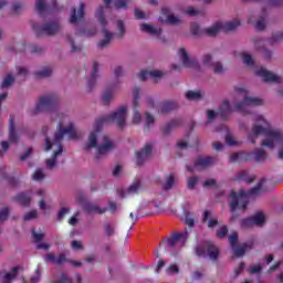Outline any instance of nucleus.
Instances as JSON below:
<instances>
[{
  "label": "nucleus",
  "mask_w": 283,
  "mask_h": 283,
  "mask_svg": "<svg viewBox=\"0 0 283 283\" xmlns=\"http://www.w3.org/2000/svg\"><path fill=\"white\" fill-rule=\"evenodd\" d=\"M59 130L54 135L53 142L50 138H45V150L50 151L54 145L57 147V150L53 153V158L46 160V166L52 169L56 165V158L63 154V138L67 134L69 138L72 140L76 139V129H74V124H69L67 127H63V123H59Z\"/></svg>",
  "instance_id": "1"
},
{
  "label": "nucleus",
  "mask_w": 283,
  "mask_h": 283,
  "mask_svg": "<svg viewBox=\"0 0 283 283\" xmlns=\"http://www.w3.org/2000/svg\"><path fill=\"white\" fill-rule=\"evenodd\" d=\"M238 94H243V101L234 104L233 108H231V104L229 101H223V103L219 107L218 115L221 120H229V114L231 112H239L240 114H247L248 107H258L264 104V101L258 97H250L247 95V88H237Z\"/></svg>",
  "instance_id": "2"
},
{
  "label": "nucleus",
  "mask_w": 283,
  "mask_h": 283,
  "mask_svg": "<svg viewBox=\"0 0 283 283\" xmlns=\"http://www.w3.org/2000/svg\"><path fill=\"white\" fill-rule=\"evenodd\" d=\"M125 118H127V106L122 105L119 108L106 117H101L95 120V132L88 136V143L85 145V149H92L98 147V137L96 134L103 129L105 123H114L117 120L119 129H125Z\"/></svg>",
  "instance_id": "3"
},
{
  "label": "nucleus",
  "mask_w": 283,
  "mask_h": 283,
  "mask_svg": "<svg viewBox=\"0 0 283 283\" xmlns=\"http://www.w3.org/2000/svg\"><path fill=\"white\" fill-rule=\"evenodd\" d=\"M255 122L252 126L253 136H266V139L262 142V147H268L269 149H274L275 145H283V135L280 130H274L271 128V124L264 119L263 116L258 115Z\"/></svg>",
  "instance_id": "4"
},
{
  "label": "nucleus",
  "mask_w": 283,
  "mask_h": 283,
  "mask_svg": "<svg viewBox=\"0 0 283 283\" xmlns=\"http://www.w3.org/2000/svg\"><path fill=\"white\" fill-rule=\"evenodd\" d=\"M264 182H266L265 178H262L255 187L251 188L250 190H240L239 192H235L232 190L229 195L230 201V211L231 213H234V211H238V209H241L242 211H247V208L249 207V198L251 196H258L262 191V187H264Z\"/></svg>",
  "instance_id": "5"
},
{
  "label": "nucleus",
  "mask_w": 283,
  "mask_h": 283,
  "mask_svg": "<svg viewBox=\"0 0 283 283\" xmlns=\"http://www.w3.org/2000/svg\"><path fill=\"white\" fill-rule=\"evenodd\" d=\"M235 28H240V20H233L224 23L217 22L205 30L200 29L198 23H192L190 25V32L193 36H202V34H207V36H216L220 31L231 32L235 30Z\"/></svg>",
  "instance_id": "6"
},
{
  "label": "nucleus",
  "mask_w": 283,
  "mask_h": 283,
  "mask_svg": "<svg viewBox=\"0 0 283 283\" xmlns=\"http://www.w3.org/2000/svg\"><path fill=\"white\" fill-rule=\"evenodd\" d=\"M59 105V95L52 93L48 95L40 96L33 114H41V112H53Z\"/></svg>",
  "instance_id": "7"
},
{
  "label": "nucleus",
  "mask_w": 283,
  "mask_h": 283,
  "mask_svg": "<svg viewBox=\"0 0 283 283\" xmlns=\"http://www.w3.org/2000/svg\"><path fill=\"white\" fill-rule=\"evenodd\" d=\"M95 17L96 19H98L104 34V39L98 42L97 48H107V45H109V43H112V40L114 39V33L107 30V20L105 19V8L103 6L97 8Z\"/></svg>",
  "instance_id": "8"
},
{
  "label": "nucleus",
  "mask_w": 283,
  "mask_h": 283,
  "mask_svg": "<svg viewBox=\"0 0 283 283\" xmlns=\"http://www.w3.org/2000/svg\"><path fill=\"white\" fill-rule=\"evenodd\" d=\"M31 28L36 36H54L61 30V24L59 21H51L39 27L35 22H31Z\"/></svg>",
  "instance_id": "9"
},
{
  "label": "nucleus",
  "mask_w": 283,
  "mask_h": 283,
  "mask_svg": "<svg viewBox=\"0 0 283 283\" xmlns=\"http://www.w3.org/2000/svg\"><path fill=\"white\" fill-rule=\"evenodd\" d=\"M77 202L82 205V209L90 214L103 216V213H107V207L101 208L98 203L87 201V197L84 193H80L76 197Z\"/></svg>",
  "instance_id": "10"
},
{
  "label": "nucleus",
  "mask_w": 283,
  "mask_h": 283,
  "mask_svg": "<svg viewBox=\"0 0 283 283\" xmlns=\"http://www.w3.org/2000/svg\"><path fill=\"white\" fill-rule=\"evenodd\" d=\"M198 258H209L210 260H218L220 250L211 241H205L196 248Z\"/></svg>",
  "instance_id": "11"
},
{
  "label": "nucleus",
  "mask_w": 283,
  "mask_h": 283,
  "mask_svg": "<svg viewBox=\"0 0 283 283\" xmlns=\"http://www.w3.org/2000/svg\"><path fill=\"white\" fill-rule=\"evenodd\" d=\"M187 238H189V232H175L170 238H167L163 241V245L166 247L168 251H174L176 249V244L182 240V242H187Z\"/></svg>",
  "instance_id": "12"
},
{
  "label": "nucleus",
  "mask_w": 283,
  "mask_h": 283,
  "mask_svg": "<svg viewBox=\"0 0 283 283\" xmlns=\"http://www.w3.org/2000/svg\"><path fill=\"white\" fill-rule=\"evenodd\" d=\"M133 107H134V114H133V123L135 125H138L140 120H143V117L140 116V112H138L139 107V101H140V87L135 86L133 90Z\"/></svg>",
  "instance_id": "13"
},
{
  "label": "nucleus",
  "mask_w": 283,
  "mask_h": 283,
  "mask_svg": "<svg viewBox=\"0 0 283 283\" xmlns=\"http://www.w3.org/2000/svg\"><path fill=\"white\" fill-rule=\"evenodd\" d=\"M114 142L109 139L107 136H103L101 145L97 147V158L105 156V154H109L112 149H114Z\"/></svg>",
  "instance_id": "14"
},
{
  "label": "nucleus",
  "mask_w": 283,
  "mask_h": 283,
  "mask_svg": "<svg viewBox=\"0 0 283 283\" xmlns=\"http://www.w3.org/2000/svg\"><path fill=\"white\" fill-rule=\"evenodd\" d=\"M256 76H260L263 78L265 83H281L282 78L275 74H273L271 71H266V69L261 67L256 71Z\"/></svg>",
  "instance_id": "15"
},
{
  "label": "nucleus",
  "mask_w": 283,
  "mask_h": 283,
  "mask_svg": "<svg viewBox=\"0 0 283 283\" xmlns=\"http://www.w3.org/2000/svg\"><path fill=\"white\" fill-rule=\"evenodd\" d=\"M150 156H151V145L146 144L140 151L136 153L137 167H143V165H145V160H147Z\"/></svg>",
  "instance_id": "16"
},
{
  "label": "nucleus",
  "mask_w": 283,
  "mask_h": 283,
  "mask_svg": "<svg viewBox=\"0 0 283 283\" xmlns=\"http://www.w3.org/2000/svg\"><path fill=\"white\" fill-rule=\"evenodd\" d=\"M216 160H218V158L216 157H201L199 156L196 160H195V167L197 169H209V167H211V165H213L216 163Z\"/></svg>",
  "instance_id": "17"
},
{
  "label": "nucleus",
  "mask_w": 283,
  "mask_h": 283,
  "mask_svg": "<svg viewBox=\"0 0 283 283\" xmlns=\"http://www.w3.org/2000/svg\"><path fill=\"white\" fill-rule=\"evenodd\" d=\"M85 17V3L81 2L80 8L77 10L76 14V8L71 9V18H70V23L76 24L77 22L81 21V19H84Z\"/></svg>",
  "instance_id": "18"
},
{
  "label": "nucleus",
  "mask_w": 283,
  "mask_h": 283,
  "mask_svg": "<svg viewBox=\"0 0 283 283\" xmlns=\"http://www.w3.org/2000/svg\"><path fill=\"white\" fill-rule=\"evenodd\" d=\"M179 56L185 67H198V61L196 59H190L187 50L179 49Z\"/></svg>",
  "instance_id": "19"
},
{
  "label": "nucleus",
  "mask_w": 283,
  "mask_h": 283,
  "mask_svg": "<svg viewBox=\"0 0 283 283\" xmlns=\"http://www.w3.org/2000/svg\"><path fill=\"white\" fill-rule=\"evenodd\" d=\"M48 10H56V0H52L51 4L45 6V0H36L35 12L43 14Z\"/></svg>",
  "instance_id": "20"
},
{
  "label": "nucleus",
  "mask_w": 283,
  "mask_h": 283,
  "mask_svg": "<svg viewBox=\"0 0 283 283\" xmlns=\"http://www.w3.org/2000/svg\"><path fill=\"white\" fill-rule=\"evenodd\" d=\"M17 275H19L18 266L12 268L11 272L0 271V277H2L1 283H12Z\"/></svg>",
  "instance_id": "21"
},
{
  "label": "nucleus",
  "mask_w": 283,
  "mask_h": 283,
  "mask_svg": "<svg viewBox=\"0 0 283 283\" xmlns=\"http://www.w3.org/2000/svg\"><path fill=\"white\" fill-rule=\"evenodd\" d=\"M180 125H182V119L176 118V119L170 120L164 127H161L160 132H163V134H165V136H167V135L171 134V132H174V129H176V127H180Z\"/></svg>",
  "instance_id": "22"
},
{
  "label": "nucleus",
  "mask_w": 283,
  "mask_h": 283,
  "mask_svg": "<svg viewBox=\"0 0 283 283\" xmlns=\"http://www.w3.org/2000/svg\"><path fill=\"white\" fill-rule=\"evenodd\" d=\"M46 262H52V264H65V262H70L64 253L59 254L57 256L54 253L50 252L45 258Z\"/></svg>",
  "instance_id": "23"
},
{
  "label": "nucleus",
  "mask_w": 283,
  "mask_h": 283,
  "mask_svg": "<svg viewBox=\"0 0 283 283\" xmlns=\"http://www.w3.org/2000/svg\"><path fill=\"white\" fill-rule=\"evenodd\" d=\"M96 78H98V62L93 63V70L91 73V77L87 82L88 92H92V90H94V85H96Z\"/></svg>",
  "instance_id": "24"
},
{
  "label": "nucleus",
  "mask_w": 283,
  "mask_h": 283,
  "mask_svg": "<svg viewBox=\"0 0 283 283\" xmlns=\"http://www.w3.org/2000/svg\"><path fill=\"white\" fill-rule=\"evenodd\" d=\"M9 142L19 143V135L17 134V128L14 126V117L10 115L9 118Z\"/></svg>",
  "instance_id": "25"
},
{
  "label": "nucleus",
  "mask_w": 283,
  "mask_h": 283,
  "mask_svg": "<svg viewBox=\"0 0 283 283\" xmlns=\"http://www.w3.org/2000/svg\"><path fill=\"white\" fill-rule=\"evenodd\" d=\"M174 109H178V103L174 101H166L160 103V114H169V112H174Z\"/></svg>",
  "instance_id": "26"
},
{
  "label": "nucleus",
  "mask_w": 283,
  "mask_h": 283,
  "mask_svg": "<svg viewBox=\"0 0 283 283\" xmlns=\"http://www.w3.org/2000/svg\"><path fill=\"white\" fill-rule=\"evenodd\" d=\"M13 200L19 202V205H22V207H30V202H32V196H30V192H20L13 198Z\"/></svg>",
  "instance_id": "27"
},
{
  "label": "nucleus",
  "mask_w": 283,
  "mask_h": 283,
  "mask_svg": "<svg viewBox=\"0 0 283 283\" xmlns=\"http://www.w3.org/2000/svg\"><path fill=\"white\" fill-rule=\"evenodd\" d=\"M234 182H247L248 185H251V182L255 181V176L249 177V170H241L239 174L233 178Z\"/></svg>",
  "instance_id": "28"
},
{
  "label": "nucleus",
  "mask_w": 283,
  "mask_h": 283,
  "mask_svg": "<svg viewBox=\"0 0 283 283\" xmlns=\"http://www.w3.org/2000/svg\"><path fill=\"white\" fill-rule=\"evenodd\" d=\"M251 249H253V243H243L242 245H234L232 248L235 258H242Z\"/></svg>",
  "instance_id": "29"
},
{
  "label": "nucleus",
  "mask_w": 283,
  "mask_h": 283,
  "mask_svg": "<svg viewBox=\"0 0 283 283\" xmlns=\"http://www.w3.org/2000/svg\"><path fill=\"white\" fill-rule=\"evenodd\" d=\"M202 222H207L208 229H214V227H218L220 224V221L216 218H211V211L206 210L202 214Z\"/></svg>",
  "instance_id": "30"
},
{
  "label": "nucleus",
  "mask_w": 283,
  "mask_h": 283,
  "mask_svg": "<svg viewBox=\"0 0 283 283\" xmlns=\"http://www.w3.org/2000/svg\"><path fill=\"white\" fill-rule=\"evenodd\" d=\"M147 76H150V78H160L163 77V72L158 71V70H154V71H142L138 74V77L140 81H147Z\"/></svg>",
  "instance_id": "31"
},
{
  "label": "nucleus",
  "mask_w": 283,
  "mask_h": 283,
  "mask_svg": "<svg viewBox=\"0 0 283 283\" xmlns=\"http://www.w3.org/2000/svg\"><path fill=\"white\" fill-rule=\"evenodd\" d=\"M252 156L255 160V163L260 164V163H265L266 158H269V155L265 153L264 149L262 148H256L253 153Z\"/></svg>",
  "instance_id": "32"
},
{
  "label": "nucleus",
  "mask_w": 283,
  "mask_h": 283,
  "mask_svg": "<svg viewBox=\"0 0 283 283\" xmlns=\"http://www.w3.org/2000/svg\"><path fill=\"white\" fill-rule=\"evenodd\" d=\"M140 30L142 32H147V34H154L155 36H160V34H163V29H156L151 24H142Z\"/></svg>",
  "instance_id": "33"
},
{
  "label": "nucleus",
  "mask_w": 283,
  "mask_h": 283,
  "mask_svg": "<svg viewBox=\"0 0 283 283\" xmlns=\"http://www.w3.org/2000/svg\"><path fill=\"white\" fill-rule=\"evenodd\" d=\"M169 8L167 7H164L161 9V13L167 17V23H169L170 25H177V23H180V19H178V17L174 14H169Z\"/></svg>",
  "instance_id": "34"
},
{
  "label": "nucleus",
  "mask_w": 283,
  "mask_h": 283,
  "mask_svg": "<svg viewBox=\"0 0 283 283\" xmlns=\"http://www.w3.org/2000/svg\"><path fill=\"white\" fill-rule=\"evenodd\" d=\"M112 98H114V87L107 86L106 91L102 95V103L104 105H109V103H112Z\"/></svg>",
  "instance_id": "35"
},
{
  "label": "nucleus",
  "mask_w": 283,
  "mask_h": 283,
  "mask_svg": "<svg viewBox=\"0 0 283 283\" xmlns=\"http://www.w3.org/2000/svg\"><path fill=\"white\" fill-rule=\"evenodd\" d=\"M36 78H48V76H52V69L50 66L43 67L41 71H36Z\"/></svg>",
  "instance_id": "36"
},
{
  "label": "nucleus",
  "mask_w": 283,
  "mask_h": 283,
  "mask_svg": "<svg viewBox=\"0 0 283 283\" xmlns=\"http://www.w3.org/2000/svg\"><path fill=\"white\" fill-rule=\"evenodd\" d=\"M252 220L256 227H262L264 222H266V217H264V213L262 212H256L253 217Z\"/></svg>",
  "instance_id": "37"
},
{
  "label": "nucleus",
  "mask_w": 283,
  "mask_h": 283,
  "mask_svg": "<svg viewBox=\"0 0 283 283\" xmlns=\"http://www.w3.org/2000/svg\"><path fill=\"white\" fill-rule=\"evenodd\" d=\"M187 101H200L202 98V93L200 91H188L186 93Z\"/></svg>",
  "instance_id": "38"
},
{
  "label": "nucleus",
  "mask_w": 283,
  "mask_h": 283,
  "mask_svg": "<svg viewBox=\"0 0 283 283\" xmlns=\"http://www.w3.org/2000/svg\"><path fill=\"white\" fill-rule=\"evenodd\" d=\"M154 123H156V118L151 114L146 113L145 132H149L154 127Z\"/></svg>",
  "instance_id": "39"
},
{
  "label": "nucleus",
  "mask_w": 283,
  "mask_h": 283,
  "mask_svg": "<svg viewBox=\"0 0 283 283\" xmlns=\"http://www.w3.org/2000/svg\"><path fill=\"white\" fill-rule=\"evenodd\" d=\"M184 221L188 227H193V224H196L193 217H191V212L187 209L184 210Z\"/></svg>",
  "instance_id": "40"
},
{
  "label": "nucleus",
  "mask_w": 283,
  "mask_h": 283,
  "mask_svg": "<svg viewBox=\"0 0 283 283\" xmlns=\"http://www.w3.org/2000/svg\"><path fill=\"white\" fill-rule=\"evenodd\" d=\"M241 56H242L243 63L249 67H253V65H255V61H253V56H251V54L241 53Z\"/></svg>",
  "instance_id": "41"
},
{
  "label": "nucleus",
  "mask_w": 283,
  "mask_h": 283,
  "mask_svg": "<svg viewBox=\"0 0 283 283\" xmlns=\"http://www.w3.org/2000/svg\"><path fill=\"white\" fill-rule=\"evenodd\" d=\"M117 39H123L125 36V23L123 20L117 21V33H116Z\"/></svg>",
  "instance_id": "42"
},
{
  "label": "nucleus",
  "mask_w": 283,
  "mask_h": 283,
  "mask_svg": "<svg viewBox=\"0 0 283 283\" xmlns=\"http://www.w3.org/2000/svg\"><path fill=\"white\" fill-rule=\"evenodd\" d=\"M12 83H14V76H12V75H7V76L3 78L2 83L0 84V87H1V90H4V87H10V86H12Z\"/></svg>",
  "instance_id": "43"
},
{
  "label": "nucleus",
  "mask_w": 283,
  "mask_h": 283,
  "mask_svg": "<svg viewBox=\"0 0 283 283\" xmlns=\"http://www.w3.org/2000/svg\"><path fill=\"white\" fill-rule=\"evenodd\" d=\"M132 0H115L116 10H127V6Z\"/></svg>",
  "instance_id": "44"
},
{
  "label": "nucleus",
  "mask_w": 283,
  "mask_h": 283,
  "mask_svg": "<svg viewBox=\"0 0 283 283\" xmlns=\"http://www.w3.org/2000/svg\"><path fill=\"white\" fill-rule=\"evenodd\" d=\"M104 231L108 238H112V235H114L116 233V230L109 222L104 223Z\"/></svg>",
  "instance_id": "45"
},
{
  "label": "nucleus",
  "mask_w": 283,
  "mask_h": 283,
  "mask_svg": "<svg viewBox=\"0 0 283 283\" xmlns=\"http://www.w3.org/2000/svg\"><path fill=\"white\" fill-rule=\"evenodd\" d=\"M175 182H176V178L174 177V175H170L169 177L166 178L164 189L166 191H169V189H171V187H174Z\"/></svg>",
  "instance_id": "46"
},
{
  "label": "nucleus",
  "mask_w": 283,
  "mask_h": 283,
  "mask_svg": "<svg viewBox=\"0 0 283 283\" xmlns=\"http://www.w3.org/2000/svg\"><path fill=\"white\" fill-rule=\"evenodd\" d=\"M36 218H39V212L36 210H31L24 214L23 220L28 222L30 220H36Z\"/></svg>",
  "instance_id": "47"
},
{
  "label": "nucleus",
  "mask_w": 283,
  "mask_h": 283,
  "mask_svg": "<svg viewBox=\"0 0 283 283\" xmlns=\"http://www.w3.org/2000/svg\"><path fill=\"white\" fill-rule=\"evenodd\" d=\"M196 185H198V177L191 176L187 179L188 189H196Z\"/></svg>",
  "instance_id": "48"
},
{
  "label": "nucleus",
  "mask_w": 283,
  "mask_h": 283,
  "mask_svg": "<svg viewBox=\"0 0 283 283\" xmlns=\"http://www.w3.org/2000/svg\"><path fill=\"white\" fill-rule=\"evenodd\" d=\"M228 233H229V228L227 226H222L217 230V238H220V239L227 238Z\"/></svg>",
  "instance_id": "49"
},
{
  "label": "nucleus",
  "mask_w": 283,
  "mask_h": 283,
  "mask_svg": "<svg viewBox=\"0 0 283 283\" xmlns=\"http://www.w3.org/2000/svg\"><path fill=\"white\" fill-rule=\"evenodd\" d=\"M140 189V181H135L133 185L128 187L127 193H138Z\"/></svg>",
  "instance_id": "50"
},
{
  "label": "nucleus",
  "mask_w": 283,
  "mask_h": 283,
  "mask_svg": "<svg viewBox=\"0 0 283 283\" xmlns=\"http://www.w3.org/2000/svg\"><path fill=\"white\" fill-rule=\"evenodd\" d=\"M255 28L256 30H260V32H264V30L266 29V21L264 20V18H260L256 21Z\"/></svg>",
  "instance_id": "51"
},
{
  "label": "nucleus",
  "mask_w": 283,
  "mask_h": 283,
  "mask_svg": "<svg viewBox=\"0 0 283 283\" xmlns=\"http://www.w3.org/2000/svg\"><path fill=\"white\" fill-rule=\"evenodd\" d=\"M211 66L213 67L214 74H222L224 72V66L220 62H214Z\"/></svg>",
  "instance_id": "52"
},
{
  "label": "nucleus",
  "mask_w": 283,
  "mask_h": 283,
  "mask_svg": "<svg viewBox=\"0 0 283 283\" xmlns=\"http://www.w3.org/2000/svg\"><path fill=\"white\" fill-rule=\"evenodd\" d=\"M255 223L253 222V217H250V218H247V219H243L241 221V227L245 228V229H249L250 227H253Z\"/></svg>",
  "instance_id": "53"
},
{
  "label": "nucleus",
  "mask_w": 283,
  "mask_h": 283,
  "mask_svg": "<svg viewBox=\"0 0 283 283\" xmlns=\"http://www.w3.org/2000/svg\"><path fill=\"white\" fill-rule=\"evenodd\" d=\"M9 216H10V210L7 207L2 208L0 211V222L8 220Z\"/></svg>",
  "instance_id": "54"
},
{
  "label": "nucleus",
  "mask_w": 283,
  "mask_h": 283,
  "mask_svg": "<svg viewBox=\"0 0 283 283\" xmlns=\"http://www.w3.org/2000/svg\"><path fill=\"white\" fill-rule=\"evenodd\" d=\"M32 238H33V241L35 242V244H39L41 242V240H43V238H45V235L43 233H36V231L32 230Z\"/></svg>",
  "instance_id": "55"
},
{
  "label": "nucleus",
  "mask_w": 283,
  "mask_h": 283,
  "mask_svg": "<svg viewBox=\"0 0 283 283\" xmlns=\"http://www.w3.org/2000/svg\"><path fill=\"white\" fill-rule=\"evenodd\" d=\"M229 242L231 249H233L235 244H238V232H232V234L229 237Z\"/></svg>",
  "instance_id": "56"
},
{
  "label": "nucleus",
  "mask_w": 283,
  "mask_h": 283,
  "mask_svg": "<svg viewBox=\"0 0 283 283\" xmlns=\"http://www.w3.org/2000/svg\"><path fill=\"white\" fill-rule=\"evenodd\" d=\"M53 283H72V279L67 277V274L62 273L60 279Z\"/></svg>",
  "instance_id": "57"
},
{
  "label": "nucleus",
  "mask_w": 283,
  "mask_h": 283,
  "mask_svg": "<svg viewBox=\"0 0 283 283\" xmlns=\"http://www.w3.org/2000/svg\"><path fill=\"white\" fill-rule=\"evenodd\" d=\"M22 9H23V4L21 2H15L12 6V12H14V14H21Z\"/></svg>",
  "instance_id": "58"
},
{
  "label": "nucleus",
  "mask_w": 283,
  "mask_h": 283,
  "mask_svg": "<svg viewBox=\"0 0 283 283\" xmlns=\"http://www.w3.org/2000/svg\"><path fill=\"white\" fill-rule=\"evenodd\" d=\"M283 40V32L274 33L270 39V43H276V41Z\"/></svg>",
  "instance_id": "59"
},
{
  "label": "nucleus",
  "mask_w": 283,
  "mask_h": 283,
  "mask_svg": "<svg viewBox=\"0 0 283 283\" xmlns=\"http://www.w3.org/2000/svg\"><path fill=\"white\" fill-rule=\"evenodd\" d=\"M115 78H120V76H125V71H123V66H116L114 70Z\"/></svg>",
  "instance_id": "60"
},
{
  "label": "nucleus",
  "mask_w": 283,
  "mask_h": 283,
  "mask_svg": "<svg viewBox=\"0 0 283 283\" xmlns=\"http://www.w3.org/2000/svg\"><path fill=\"white\" fill-rule=\"evenodd\" d=\"M43 178H45L43 171L41 169L35 170L33 174V180H43Z\"/></svg>",
  "instance_id": "61"
},
{
  "label": "nucleus",
  "mask_w": 283,
  "mask_h": 283,
  "mask_svg": "<svg viewBox=\"0 0 283 283\" xmlns=\"http://www.w3.org/2000/svg\"><path fill=\"white\" fill-rule=\"evenodd\" d=\"M166 271L167 273H179L180 269L176 263H171Z\"/></svg>",
  "instance_id": "62"
},
{
  "label": "nucleus",
  "mask_w": 283,
  "mask_h": 283,
  "mask_svg": "<svg viewBox=\"0 0 283 283\" xmlns=\"http://www.w3.org/2000/svg\"><path fill=\"white\" fill-rule=\"evenodd\" d=\"M41 280V268L35 270V275L31 279L32 283H38Z\"/></svg>",
  "instance_id": "63"
},
{
  "label": "nucleus",
  "mask_w": 283,
  "mask_h": 283,
  "mask_svg": "<svg viewBox=\"0 0 283 283\" xmlns=\"http://www.w3.org/2000/svg\"><path fill=\"white\" fill-rule=\"evenodd\" d=\"M202 62H203V65H208V66H212L213 65V63L211 62V55L210 54L203 55Z\"/></svg>",
  "instance_id": "64"
}]
</instances>
